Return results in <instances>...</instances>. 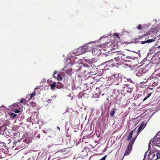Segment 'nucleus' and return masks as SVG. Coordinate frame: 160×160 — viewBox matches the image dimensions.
<instances>
[{"mask_svg": "<svg viewBox=\"0 0 160 160\" xmlns=\"http://www.w3.org/2000/svg\"><path fill=\"white\" fill-rule=\"evenodd\" d=\"M136 138V137L133 138L129 142L124 155L121 158L120 160H123L124 156L128 155L130 153L132 149V145L135 141Z\"/></svg>", "mask_w": 160, "mask_h": 160, "instance_id": "f257e3e1", "label": "nucleus"}, {"mask_svg": "<svg viewBox=\"0 0 160 160\" xmlns=\"http://www.w3.org/2000/svg\"><path fill=\"white\" fill-rule=\"evenodd\" d=\"M19 102L15 103L11 106V109L12 111L17 113H18L20 112V108L19 107Z\"/></svg>", "mask_w": 160, "mask_h": 160, "instance_id": "f03ea898", "label": "nucleus"}, {"mask_svg": "<svg viewBox=\"0 0 160 160\" xmlns=\"http://www.w3.org/2000/svg\"><path fill=\"white\" fill-rule=\"evenodd\" d=\"M114 59L116 61H129L125 59V55H123L121 53H118L117 54L116 56L114 58Z\"/></svg>", "mask_w": 160, "mask_h": 160, "instance_id": "7ed1b4c3", "label": "nucleus"}, {"mask_svg": "<svg viewBox=\"0 0 160 160\" xmlns=\"http://www.w3.org/2000/svg\"><path fill=\"white\" fill-rule=\"evenodd\" d=\"M83 46L86 52L90 51L92 49L93 46L91 42H89L84 44Z\"/></svg>", "mask_w": 160, "mask_h": 160, "instance_id": "20e7f679", "label": "nucleus"}, {"mask_svg": "<svg viewBox=\"0 0 160 160\" xmlns=\"http://www.w3.org/2000/svg\"><path fill=\"white\" fill-rule=\"evenodd\" d=\"M85 53L83 46H82L78 48L74 52L75 55L77 56L81 55Z\"/></svg>", "mask_w": 160, "mask_h": 160, "instance_id": "39448f33", "label": "nucleus"}, {"mask_svg": "<svg viewBox=\"0 0 160 160\" xmlns=\"http://www.w3.org/2000/svg\"><path fill=\"white\" fill-rule=\"evenodd\" d=\"M62 71L65 72L68 75H70L72 73V69L69 67L68 64L66 65L62 69Z\"/></svg>", "mask_w": 160, "mask_h": 160, "instance_id": "423d86ee", "label": "nucleus"}, {"mask_svg": "<svg viewBox=\"0 0 160 160\" xmlns=\"http://www.w3.org/2000/svg\"><path fill=\"white\" fill-rule=\"evenodd\" d=\"M106 64V67H112L113 66V59H111L109 60H108L107 61H106L103 63H102L101 65Z\"/></svg>", "mask_w": 160, "mask_h": 160, "instance_id": "0eeeda50", "label": "nucleus"}, {"mask_svg": "<svg viewBox=\"0 0 160 160\" xmlns=\"http://www.w3.org/2000/svg\"><path fill=\"white\" fill-rule=\"evenodd\" d=\"M148 158L150 160H156L157 159V157L156 156L155 152H153L149 154Z\"/></svg>", "mask_w": 160, "mask_h": 160, "instance_id": "6e6552de", "label": "nucleus"}, {"mask_svg": "<svg viewBox=\"0 0 160 160\" xmlns=\"http://www.w3.org/2000/svg\"><path fill=\"white\" fill-rule=\"evenodd\" d=\"M136 74L137 76L140 77L143 74V70L142 68H139L138 70L136 71Z\"/></svg>", "mask_w": 160, "mask_h": 160, "instance_id": "1a4fd4ad", "label": "nucleus"}, {"mask_svg": "<svg viewBox=\"0 0 160 160\" xmlns=\"http://www.w3.org/2000/svg\"><path fill=\"white\" fill-rule=\"evenodd\" d=\"M58 72L55 71L54 72V74H53V76L54 78H56L58 80H61L62 79V78L61 77V75L60 74H57V76H55L56 74H58Z\"/></svg>", "mask_w": 160, "mask_h": 160, "instance_id": "9d476101", "label": "nucleus"}, {"mask_svg": "<svg viewBox=\"0 0 160 160\" xmlns=\"http://www.w3.org/2000/svg\"><path fill=\"white\" fill-rule=\"evenodd\" d=\"M145 126L146 123L143 122H142L138 130V133L140 132L145 127Z\"/></svg>", "mask_w": 160, "mask_h": 160, "instance_id": "9b49d317", "label": "nucleus"}, {"mask_svg": "<svg viewBox=\"0 0 160 160\" xmlns=\"http://www.w3.org/2000/svg\"><path fill=\"white\" fill-rule=\"evenodd\" d=\"M25 140H23L22 142L20 141L16 142V144L17 145H19V147L22 148L25 146Z\"/></svg>", "mask_w": 160, "mask_h": 160, "instance_id": "f8f14e48", "label": "nucleus"}, {"mask_svg": "<svg viewBox=\"0 0 160 160\" xmlns=\"http://www.w3.org/2000/svg\"><path fill=\"white\" fill-rule=\"evenodd\" d=\"M153 142L155 146L160 147V138H158L156 141L153 140Z\"/></svg>", "mask_w": 160, "mask_h": 160, "instance_id": "ddd939ff", "label": "nucleus"}, {"mask_svg": "<svg viewBox=\"0 0 160 160\" xmlns=\"http://www.w3.org/2000/svg\"><path fill=\"white\" fill-rule=\"evenodd\" d=\"M6 156V154L4 152L3 149H0V158H2L5 157Z\"/></svg>", "mask_w": 160, "mask_h": 160, "instance_id": "4468645a", "label": "nucleus"}, {"mask_svg": "<svg viewBox=\"0 0 160 160\" xmlns=\"http://www.w3.org/2000/svg\"><path fill=\"white\" fill-rule=\"evenodd\" d=\"M118 75H116L115 74H114V75H112L111 76V77H109L108 78V79L110 80H111L112 81H114L116 78L118 77Z\"/></svg>", "mask_w": 160, "mask_h": 160, "instance_id": "2eb2a0df", "label": "nucleus"}, {"mask_svg": "<svg viewBox=\"0 0 160 160\" xmlns=\"http://www.w3.org/2000/svg\"><path fill=\"white\" fill-rule=\"evenodd\" d=\"M135 130V129L131 131L129 133V136L127 138V140L128 141H129L131 139L132 137V134L134 131Z\"/></svg>", "mask_w": 160, "mask_h": 160, "instance_id": "dca6fc26", "label": "nucleus"}, {"mask_svg": "<svg viewBox=\"0 0 160 160\" xmlns=\"http://www.w3.org/2000/svg\"><path fill=\"white\" fill-rule=\"evenodd\" d=\"M6 108L4 106H2L0 107V113H3L5 112L6 111Z\"/></svg>", "mask_w": 160, "mask_h": 160, "instance_id": "f3484780", "label": "nucleus"}, {"mask_svg": "<svg viewBox=\"0 0 160 160\" xmlns=\"http://www.w3.org/2000/svg\"><path fill=\"white\" fill-rule=\"evenodd\" d=\"M56 88L58 89L61 88L63 87V85L59 82L56 83Z\"/></svg>", "mask_w": 160, "mask_h": 160, "instance_id": "a211bd4d", "label": "nucleus"}, {"mask_svg": "<svg viewBox=\"0 0 160 160\" xmlns=\"http://www.w3.org/2000/svg\"><path fill=\"white\" fill-rule=\"evenodd\" d=\"M56 82H53L52 84L50 85V88L52 90L54 89L55 87H56Z\"/></svg>", "mask_w": 160, "mask_h": 160, "instance_id": "6ab92c4d", "label": "nucleus"}, {"mask_svg": "<svg viewBox=\"0 0 160 160\" xmlns=\"http://www.w3.org/2000/svg\"><path fill=\"white\" fill-rule=\"evenodd\" d=\"M155 52L156 53H158L160 52V46H159L155 48L154 50Z\"/></svg>", "mask_w": 160, "mask_h": 160, "instance_id": "aec40b11", "label": "nucleus"}, {"mask_svg": "<svg viewBox=\"0 0 160 160\" xmlns=\"http://www.w3.org/2000/svg\"><path fill=\"white\" fill-rule=\"evenodd\" d=\"M36 89V88H35L34 89V91L32 93V94H29V95L30 96V98L29 99L30 100V99H31L32 98L34 97V96H35V90Z\"/></svg>", "mask_w": 160, "mask_h": 160, "instance_id": "412c9836", "label": "nucleus"}, {"mask_svg": "<svg viewBox=\"0 0 160 160\" xmlns=\"http://www.w3.org/2000/svg\"><path fill=\"white\" fill-rule=\"evenodd\" d=\"M116 109L115 108H112V109L111 111L110 112V114L111 116H113L114 115V114L116 111Z\"/></svg>", "mask_w": 160, "mask_h": 160, "instance_id": "4be33fe9", "label": "nucleus"}, {"mask_svg": "<svg viewBox=\"0 0 160 160\" xmlns=\"http://www.w3.org/2000/svg\"><path fill=\"white\" fill-rule=\"evenodd\" d=\"M133 90V88H132L128 87L127 88V93H131Z\"/></svg>", "mask_w": 160, "mask_h": 160, "instance_id": "5701e85b", "label": "nucleus"}, {"mask_svg": "<svg viewBox=\"0 0 160 160\" xmlns=\"http://www.w3.org/2000/svg\"><path fill=\"white\" fill-rule=\"evenodd\" d=\"M152 94V92H151V93H148L147 95V96L144 98L143 100V101H145L146 100L147 98H149L151 96Z\"/></svg>", "mask_w": 160, "mask_h": 160, "instance_id": "b1692460", "label": "nucleus"}, {"mask_svg": "<svg viewBox=\"0 0 160 160\" xmlns=\"http://www.w3.org/2000/svg\"><path fill=\"white\" fill-rule=\"evenodd\" d=\"M125 58H126L127 59H132L134 58V57L131 55H125Z\"/></svg>", "mask_w": 160, "mask_h": 160, "instance_id": "393cba45", "label": "nucleus"}, {"mask_svg": "<svg viewBox=\"0 0 160 160\" xmlns=\"http://www.w3.org/2000/svg\"><path fill=\"white\" fill-rule=\"evenodd\" d=\"M156 40V39L155 38L152 39H148L146 41L147 43H151L152 42H153L154 41H155Z\"/></svg>", "mask_w": 160, "mask_h": 160, "instance_id": "a878e982", "label": "nucleus"}, {"mask_svg": "<svg viewBox=\"0 0 160 160\" xmlns=\"http://www.w3.org/2000/svg\"><path fill=\"white\" fill-rule=\"evenodd\" d=\"M20 103H22L23 104H25L26 103V100L24 99H22L20 100Z\"/></svg>", "mask_w": 160, "mask_h": 160, "instance_id": "bb28decb", "label": "nucleus"}, {"mask_svg": "<svg viewBox=\"0 0 160 160\" xmlns=\"http://www.w3.org/2000/svg\"><path fill=\"white\" fill-rule=\"evenodd\" d=\"M10 117L11 118H14L16 116L17 114L15 113H14L13 112L11 113L10 114Z\"/></svg>", "mask_w": 160, "mask_h": 160, "instance_id": "cd10ccee", "label": "nucleus"}, {"mask_svg": "<svg viewBox=\"0 0 160 160\" xmlns=\"http://www.w3.org/2000/svg\"><path fill=\"white\" fill-rule=\"evenodd\" d=\"M158 85V82L156 80H155L154 82L152 84V86H155Z\"/></svg>", "mask_w": 160, "mask_h": 160, "instance_id": "c85d7f7f", "label": "nucleus"}, {"mask_svg": "<svg viewBox=\"0 0 160 160\" xmlns=\"http://www.w3.org/2000/svg\"><path fill=\"white\" fill-rule=\"evenodd\" d=\"M156 154V156L157 157V159L160 158V151L157 152Z\"/></svg>", "mask_w": 160, "mask_h": 160, "instance_id": "c756f323", "label": "nucleus"}, {"mask_svg": "<svg viewBox=\"0 0 160 160\" xmlns=\"http://www.w3.org/2000/svg\"><path fill=\"white\" fill-rule=\"evenodd\" d=\"M35 159L34 156H32L28 158L27 160H34Z\"/></svg>", "mask_w": 160, "mask_h": 160, "instance_id": "7c9ffc66", "label": "nucleus"}, {"mask_svg": "<svg viewBox=\"0 0 160 160\" xmlns=\"http://www.w3.org/2000/svg\"><path fill=\"white\" fill-rule=\"evenodd\" d=\"M91 60V59H85V61L86 62H87V63H88L89 64H90V60Z\"/></svg>", "mask_w": 160, "mask_h": 160, "instance_id": "2f4dec72", "label": "nucleus"}, {"mask_svg": "<svg viewBox=\"0 0 160 160\" xmlns=\"http://www.w3.org/2000/svg\"><path fill=\"white\" fill-rule=\"evenodd\" d=\"M31 105L32 107H35L36 106V103L34 102H32Z\"/></svg>", "mask_w": 160, "mask_h": 160, "instance_id": "473e14b6", "label": "nucleus"}, {"mask_svg": "<svg viewBox=\"0 0 160 160\" xmlns=\"http://www.w3.org/2000/svg\"><path fill=\"white\" fill-rule=\"evenodd\" d=\"M142 28V27L140 24L137 27V28L139 30H140Z\"/></svg>", "mask_w": 160, "mask_h": 160, "instance_id": "72a5a7b5", "label": "nucleus"}, {"mask_svg": "<svg viewBox=\"0 0 160 160\" xmlns=\"http://www.w3.org/2000/svg\"><path fill=\"white\" fill-rule=\"evenodd\" d=\"M146 41H141V44H145V43H146Z\"/></svg>", "mask_w": 160, "mask_h": 160, "instance_id": "f704fd0d", "label": "nucleus"}, {"mask_svg": "<svg viewBox=\"0 0 160 160\" xmlns=\"http://www.w3.org/2000/svg\"><path fill=\"white\" fill-rule=\"evenodd\" d=\"M52 101V99H49L48 100L47 102L48 103L50 102H51V101Z\"/></svg>", "mask_w": 160, "mask_h": 160, "instance_id": "c9c22d12", "label": "nucleus"}, {"mask_svg": "<svg viewBox=\"0 0 160 160\" xmlns=\"http://www.w3.org/2000/svg\"><path fill=\"white\" fill-rule=\"evenodd\" d=\"M115 36H116L117 37H119V35L118 34V33H116L115 34Z\"/></svg>", "mask_w": 160, "mask_h": 160, "instance_id": "e433bc0d", "label": "nucleus"}, {"mask_svg": "<svg viewBox=\"0 0 160 160\" xmlns=\"http://www.w3.org/2000/svg\"><path fill=\"white\" fill-rule=\"evenodd\" d=\"M151 141H150V142L149 143V144H148V146L149 147H150V146L151 145Z\"/></svg>", "mask_w": 160, "mask_h": 160, "instance_id": "4c0bfd02", "label": "nucleus"}, {"mask_svg": "<svg viewBox=\"0 0 160 160\" xmlns=\"http://www.w3.org/2000/svg\"><path fill=\"white\" fill-rule=\"evenodd\" d=\"M43 132L45 133H47V132H46L45 130L43 131Z\"/></svg>", "mask_w": 160, "mask_h": 160, "instance_id": "58836bf2", "label": "nucleus"}, {"mask_svg": "<svg viewBox=\"0 0 160 160\" xmlns=\"http://www.w3.org/2000/svg\"><path fill=\"white\" fill-rule=\"evenodd\" d=\"M57 74H55V76H57Z\"/></svg>", "mask_w": 160, "mask_h": 160, "instance_id": "ea45409f", "label": "nucleus"}, {"mask_svg": "<svg viewBox=\"0 0 160 160\" xmlns=\"http://www.w3.org/2000/svg\"><path fill=\"white\" fill-rule=\"evenodd\" d=\"M58 128L59 129V127H58Z\"/></svg>", "mask_w": 160, "mask_h": 160, "instance_id": "a19ab883", "label": "nucleus"}, {"mask_svg": "<svg viewBox=\"0 0 160 160\" xmlns=\"http://www.w3.org/2000/svg\"><path fill=\"white\" fill-rule=\"evenodd\" d=\"M142 160H145L144 159V158Z\"/></svg>", "mask_w": 160, "mask_h": 160, "instance_id": "79ce46f5", "label": "nucleus"}]
</instances>
